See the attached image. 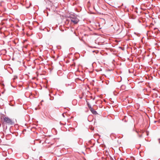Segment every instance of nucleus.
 Wrapping results in <instances>:
<instances>
[{"instance_id": "f257e3e1", "label": "nucleus", "mask_w": 160, "mask_h": 160, "mask_svg": "<svg viewBox=\"0 0 160 160\" xmlns=\"http://www.w3.org/2000/svg\"><path fill=\"white\" fill-rule=\"evenodd\" d=\"M3 122L8 125H12L14 122L11 119L8 117L3 118Z\"/></svg>"}, {"instance_id": "f03ea898", "label": "nucleus", "mask_w": 160, "mask_h": 160, "mask_svg": "<svg viewBox=\"0 0 160 160\" xmlns=\"http://www.w3.org/2000/svg\"><path fill=\"white\" fill-rule=\"evenodd\" d=\"M78 19L76 18H71V21L74 24H77L78 22Z\"/></svg>"}, {"instance_id": "7ed1b4c3", "label": "nucleus", "mask_w": 160, "mask_h": 160, "mask_svg": "<svg viewBox=\"0 0 160 160\" xmlns=\"http://www.w3.org/2000/svg\"><path fill=\"white\" fill-rule=\"evenodd\" d=\"M89 109L93 114H97V112L94 110L92 108V107H89Z\"/></svg>"}, {"instance_id": "20e7f679", "label": "nucleus", "mask_w": 160, "mask_h": 160, "mask_svg": "<svg viewBox=\"0 0 160 160\" xmlns=\"http://www.w3.org/2000/svg\"><path fill=\"white\" fill-rule=\"evenodd\" d=\"M88 108H89V107H91V106L89 104H88Z\"/></svg>"}, {"instance_id": "39448f33", "label": "nucleus", "mask_w": 160, "mask_h": 160, "mask_svg": "<svg viewBox=\"0 0 160 160\" xmlns=\"http://www.w3.org/2000/svg\"><path fill=\"white\" fill-rule=\"evenodd\" d=\"M62 115H63V117H64V115H63V114H62Z\"/></svg>"}]
</instances>
